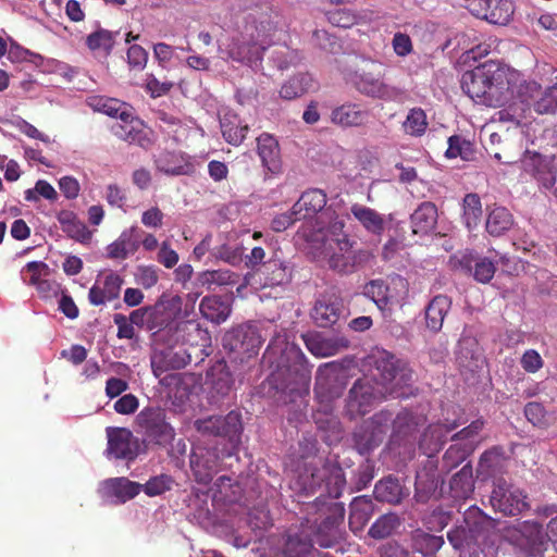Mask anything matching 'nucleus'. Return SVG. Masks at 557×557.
<instances>
[{
	"instance_id": "nucleus-1",
	"label": "nucleus",
	"mask_w": 557,
	"mask_h": 557,
	"mask_svg": "<svg viewBox=\"0 0 557 557\" xmlns=\"http://www.w3.org/2000/svg\"><path fill=\"white\" fill-rule=\"evenodd\" d=\"M345 222L335 218L311 236L314 256L327 262L330 269L338 273H352L358 268L369 265L374 260L370 249L354 250L355 240L345 232Z\"/></svg>"
},
{
	"instance_id": "nucleus-2",
	"label": "nucleus",
	"mask_w": 557,
	"mask_h": 557,
	"mask_svg": "<svg viewBox=\"0 0 557 557\" xmlns=\"http://www.w3.org/2000/svg\"><path fill=\"white\" fill-rule=\"evenodd\" d=\"M518 78L517 72H509L494 61H487L462 74L461 88L474 101L488 107H500Z\"/></svg>"
},
{
	"instance_id": "nucleus-3",
	"label": "nucleus",
	"mask_w": 557,
	"mask_h": 557,
	"mask_svg": "<svg viewBox=\"0 0 557 557\" xmlns=\"http://www.w3.org/2000/svg\"><path fill=\"white\" fill-rule=\"evenodd\" d=\"M273 10L260 7L245 16L244 29L234 36L223 52L227 59L256 69L261 64L265 51L263 38L275 28Z\"/></svg>"
},
{
	"instance_id": "nucleus-4",
	"label": "nucleus",
	"mask_w": 557,
	"mask_h": 557,
	"mask_svg": "<svg viewBox=\"0 0 557 557\" xmlns=\"http://www.w3.org/2000/svg\"><path fill=\"white\" fill-rule=\"evenodd\" d=\"M267 355L275 366L271 379L277 389L295 391L297 386L307 385L310 369L300 347L288 342L285 335L277 334L267 348Z\"/></svg>"
},
{
	"instance_id": "nucleus-5",
	"label": "nucleus",
	"mask_w": 557,
	"mask_h": 557,
	"mask_svg": "<svg viewBox=\"0 0 557 557\" xmlns=\"http://www.w3.org/2000/svg\"><path fill=\"white\" fill-rule=\"evenodd\" d=\"M296 483L300 492L306 495L320 492L317 499L322 496L338 498L344 491L346 480L344 470L338 463L325 461L320 466L313 463L306 466Z\"/></svg>"
},
{
	"instance_id": "nucleus-6",
	"label": "nucleus",
	"mask_w": 557,
	"mask_h": 557,
	"mask_svg": "<svg viewBox=\"0 0 557 557\" xmlns=\"http://www.w3.org/2000/svg\"><path fill=\"white\" fill-rule=\"evenodd\" d=\"M512 98L529 110L532 108L537 114H555L557 113V82L543 88L536 81L524 79L518 73Z\"/></svg>"
},
{
	"instance_id": "nucleus-7",
	"label": "nucleus",
	"mask_w": 557,
	"mask_h": 557,
	"mask_svg": "<svg viewBox=\"0 0 557 557\" xmlns=\"http://www.w3.org/2000/svg\"><path fill=\"white\" fill-rule=\"evenodd\" d=\"M263 342L258 325L250 322L232 327L223 336V347L240 362L257 356Z\"/></svg>"
},
{
	"instance_id": "nucleus-8",
	"label": "nucleus",
	"mask_w": 557,
	"mask_h": 557,
	"mask_svg": "<svg viewBox=\"0 0 557 557\" xmlns=\"http://www.w3.org/2000/svg\"><path fill=\"white\" fill-rule=\"evenodd\" d=\"M345 508L342 504H332L327 507L326 512L320 516V522L318 519L305 518L304 523L306 524L309 532L312 533L314 543L321 547H332L342 537L341 525L344 522Z\"/></svg>"
},
{
	"instance_id": "nucleus-9",
	"label": "nucleus",
	"mask_w": 557,
	"mask_h": 557,
	"mask_svg": "<svg viewBox=\"0 0 557 557\" xmlns=\"http://www.w3.org/2000/svg\"><path fill=\"white\" fill-rule=\"evenodd\" d=\"M392 412L381 410L358 425L352 433L354 446L360 455L376 448L391 428Z\"/></svg>"
},
{
	"instance_id": "nucleus-10",
	"label": "nucleus",
	"mask_w": 557,
	"mask_h": 557,
	"mask_svg": "<svg viewBox=\"0 0 557 557\" xmlns=\"http://www.w3.org/2000/svg\"><path fill=\"white\" fill-rule=\"evenodd\" d=\"M196 430L205 436L226 438L232 450L240 443L243 423L239 412L231 411L226 416H211L195 421Z\"/></svg>"
},
{
	"instance_id": "nucleus-11",
	"label": "nucleus",
	"mask_w": 557,
	"mask_h": 557,
	"mask_svg": "<svg viewBox=\"0 0 557 557\" xmlns=\"http://www.w3.org/2000/svg\"><path fill=\"white\" fill-rule=\"evenodd\" d=\"M375 369L381 383L391 394L398 396V391L412 382V370L408 363L387 351L375 359Z\"/></svg>"
},
{
	"instance_id": "nucleus-12",
	"label": "nucleus",
	"mask_w": 557,
	"mask_h": 557,
	"mask_svg": "<svg viewBox=\"0 0 557 557\" xmlns=\"http://www.w3.org/2000/svg\"><path fill=\"white\" fill-rule=\"evenodd\" d=\"M506 539L527 557H543L549 541L542 524L535 521H525L519 529H508Z\"/></svg>"
},
{
	"instance_id": "nucleus-13",
	"label": "nucleus",
	"mask_w": 557,
	"mask_h": 557,
	"mask_svg": "<svg viewBox=\"0 0 557 557\" xmlns=\"http://www.w3.org/2000/svg\"><path fill=\"white\" fill-rule=\"evenodd\" d=\"M136 422L145 436L158 445H165L174 437V430L166 422V413L162 408H144L137 414Z\"/></svg>"
},
{
	"instance_id": "nucleus-14",
	"label": "nucleus",
	"mask_w": 557,
	"mask_h": 557,
	"mask_svg": "<svg viewBox=\"0 0 557 557\" xmlns=\"http://www.w3.org/2000/svg\"><path fill=\"white\" fill-rule=\"evenodd\" d=\"M490 503L496 511L505 516H517L529 508L527 495L520 488L500 480L494 485Z\"/></svg>"
},
{
	"instance_id": "nucleus-15",
	"label": "nucleus",
	"mask_w": 557,
	"mask_h": 557,
	"mask_svg": "<svg viewBox=\"0 0 557 557\" xmlns=\"http://www.w3.org/2000/svg\"><path fill=\"white\" fill-rule=\"evenodd\" d=\"M343 298L334 292H326L315 300L310 315L319 327H331L345 314Z\"/></svg>"
},
{
	"instance_id": "nucleus-16",
	"label": "nucleus",
	"mask_w": 557,
	"mask_h": 557,
	"mask_svg": "<svg viewBox=\"0 0 557 557\" xmlns=\"http://www.w3.org/2000/svg\"><path fill=\"white\" fill-rule=\"evenodd\" d=\"M111 131L114 136L131 145H137L147 149L153 144L151 132L145 127L138 117L133 116L131 112L125 114L122 120L115 121L111 126Z\"/></svg>"
},
{
	"instance_id": "nucleus-17",
	"label": "nucleus",
	"mask_w": 557,
	"mask_h": 557,
	"mask_svg": "<svg viewBox=\"0 0 557 557\" xmlns=\"http://www.w3.org/2000/svg\"><path fill=\"white\" fill-rule=\"evenodd\" d=\"M141 490L143 484L119 476L102 481L98 493L103 500L119 505L135 498Z\"/></svg>"
},
{
	"instance_id": "nucleus-18",
	"label": "nucleus",
	"mask_w": 557,
	"mask_h": 557,
	"mask_svg": "<svg viewBox=\"0 0 557 557\" xmlns=\"http://www.w3.org/2000/svg\"><path fill=\"white\" fill-rule=\"evenodd\" d=\"M219 455L215 448L196 446L190 455V469L197 483L209 484L219 471Z\"/></svg>"
},
{
	"instance_id": "nucleus-19",
	"label": "nucleus",
	"mask_w": 557,
	"mask_h": 557,
	"mask_svg": "<svg viewBox=\"0 0 557 557\" xmlns=\"http://www.w3.org/2000/svg\"><path fill=\"white\" fill-rule=\"evenodd\" d=\"M421 418L404 409L394 418L392 416L391 444L412 448L417 438Z\"/></svg>"
},
{
	"instance_id": "nucleus-20",
	"label": "nucleus",
	"mask_w": 557,
	"mask_h": 557,
	"mask_svg": "<svg viewBox=\"0 0 557 557\" xmlns=\"http://www.w3.org/2000/svg\"><path fill=\"white\" fill-rule=\"evenodd\" d=\"M108 455L115 459L127 461L135 460L138 456V441L133 433L125 428H108Z\"/></svg>"
},
{
	"instance_id": "nucleus-21",
	"label": "nucleus",
	"mask_w": 557,
	"mask_h": 557,
	"mask_svg": "<svg viewBox=\"0 0 557 557\" xmlns=\"http://www.w3.org/2000/svg\"><path fill=\"white\" fill-rule=\"evenodd\" d=\"M454 268L461 269L463 272L472 274L479 283H488L495 274V264L488 258H476L470 251L456 255L450 259Z\"/></svg>"
},
{
	"instance_id": "nucleus-22",
	"label": "nucleus",
	"mask_w": 557,
	"mask_h": 557,
	"mask_svg": "<svg viewBox=\"0 0 557 557\" xmlns=\"http://www.w3.org/2000/svg\"><path fill=\"white\" fill-rule=\"evenodd\" d=\"M375 400L374 388L367 380H357L347 397L346 411L351 419L364 416Z\"/></svg>"
},
{
	"instance_id": "nucleus-23",
	"label": "nucleus",
	"mask_w": 557,
	"mask_h": 557,
	"mask_svg": "<svg viewBox=\"0 0 557 557\" xmlns=\"http://www.w3.org/2000/svg\"><path fill=\"white\" fill-rule=\"evenodd\" d=\"M170 331L174 332L175 342L190 347H207L211 336L198 320L176 321L173 325L168 323Z\"/></svg>"
},
{
	"instance_id": "nucleus-24",
	"label": "nucleus",
	"mask_w": 557,
	"mask_h": 557,
	"mask_svg": "<svg viewBox=\"0 0 557 557\" xmlns=\"http://www.w3.org/2000/svg\"><path fill=\"white\" fill-rule=\"evenodd\" d=\"M314 540L304 521L298 529H289L283 547V557H308Z\"/></svg>"
},
{
	"instance_id": "nucleus-25",
	"label": "nucleus",
	"mask_w": 557,
	"mask_h": 557,
	"mask_svg": "<svg viewBox=\"0 0 557 557\" xmlns=\"http://www.w3.org/2000/svg\"><path fill=\"white\" fill-rule=\"evenodd\" d=\"M369 111L362 106L352 102H345L336 106L330 115V120L334 125L342 128L359 127L367 123Z\"/></svg>"
},
{
	"instance_id": "nucleus-26",
	"label": "nucleus",
	"mask_w": 557,
	"mask_h": 557,
	"mask_svg": "<svg viewBox=\"0 0 557 557\" xmlns=\"http://www.w3.org/2000/svg\"><path fill=\"white\" fill-rule=\"evenodd\" d=\"M122 284L123 278L119 274L110 272L102 282L97 280L89 289V302L94 306H101L119 298Z\"/></svg>"
},
{
	"instance_id": "nucleus-27",
	"label": "nucleus",
	"mask_w": 557,
	"mask_h": 557,
	"mask_svg": "<svg viewBox=\"0 0 557 557\" xmlns=\"http://www.w3.org/2000/svg\"><path fill=\"white\" fill-rule=\"evenodd\" d=\"M457 428L454 422L449 425L435 423L430 424L421 435L419 446L423 454L433 456L438 453L448 438V434Z\"/></svg>"
},
{
	"instance_id": "nucleus-28",
	"label": "nucleus",
	"mask_w": 557,
	"mask_h": 557,
	"mask_svg": "<svg viewBox=\"0 0 557 557\" xmlns=\"http://www.w3.org/2000/svg\"><path fill=\"white\" fill-rule=\"evenodd\" d=\"M349 81L363 95L382 98L387 94L380 73L361 69L350 74Z\"/></svg>"
},
{
	"instance_id": "nucleus-29",
	"label": "nucleus",
	"mask_w": 557,
	"mask_h": 557,
	"mask_svg": "<svg viewBox=\"0 0 557 557\" xmlns=\"http://www.w3.org/2000/svg\"><path fill=\"white\" fill-rule=\"evenodd\" d=\"M373 493L376 500L391 505L400 504L409 495L399 479L391 474L375 483Z\"/></svg>"
},
{
	"instance_id": "nucleus-30",
	"label": "nucleus",
	"mask_w": 557,
	"mask_h": 557,
	"mask_svg": "<svg viewBox=\"0 0 557 557\" xmlns=\"http://www.w3.org/2000/svg\"><path fill=\"white\" fill-rule=\"evenodd\" d=\"M201 315L215 324L225 322L231 312L232 306L230 301L219 295L205 296L199 304Z\"/></svg>"
},
{
	"instance_id": "nucleus-31",
	"label": "nucleus",
	"mask_w": 557,
	"mask_h": 557,
	"mask_svg": "<svg viewBox=\"0 0 557 557\" xmlns=\"http://www.w3.org/2000/svg\"><path fill=\"white\" fill-rule=\"evenodd\" d=\"M257 150L262 165L271 173L281 171V153L277 140L270 134L263 133L257 138Z\"/></svg>"
},
{
	"instance_id": "nucleus-32",
	"label": "nucleus",
	"mask_w": 557,
	"mask_h": 557,
	"mask_svg": "<svg viewBox=\"0 0 557 557\" xmlns=\"http://www.w3.org/2000/svg\"><path fill=\"white\" fill-rule=\"evenodd\" d=\"M238 281L239 275L231 270H206L197 274L195 286L206 288L207 290H214L218 287L233 286Z\"/></svg>"
},
{
	"instance_id": "nucleus-33",
	"label": "nucleus",
	"mask_w": 557,
	"mask_h": 557,
	"mask_svg": "<svg viewBox=\"0 0 557 557\" xmlns=\"http://www.w3.org/2000/svg\"><path fill=\"white\" fill-rule=\"evenodd\" d=\"M138 232L136 226L123 231L117 239L108 246V258L125 260L129 255L135 253L139 248Z\"/></svg>"
},
{
	"instance_id": "nucleus-34",
	"label": "nucleus",
	"mask_w": 557,
	"mask_h": 557,
	"mask_svg": "<svg viewBox=\"0 0 557 557\" xmlns=\"http://www.w3.org/2000/svg\"><path fill=\"white\" fill-rule=\"evenodd\" d=\"M437 218V208L433 202L420 203L410 216L412 232L421 235L429 234L435 228Z\"/></svg>"
},
{
	"instance_id": "nucleus-35",
	"label": "nucleus",
	"mask_w": 557,
	"mask_h": 557,
	"mask_svg": "<svg viewBox=\"0 0 557 557\" xmlns=\"http://www.w3.org/2000/svg\"><path fill=\"white\" fill-rule=\"evenodd\" d=\"M185 355L186 351L181 354L180 351H174L171 348L154 352L151 358L153 374L156 376H160L169 370L184 368L188 362H190V356L188 355V360H186Z\"/></svg>"
},
{
	"instance_id": "nucleus-36",
	"label": "nucleus",
	"mask_w": 557,
	"mask_h": 557,
	"mask_svg": "<svg viewBox=\"0 0 557 557\" xmlns=\"http://www.w3.org/2000/svg\"><path fill=\"white\" fill-rule=\"evenodd\" d=\"M350 212L368 233L376 236H381L384 233L386 222L384 216L376 210L355 203L351 206Z\"/></svg>"
},
{
	"instance_id": "nucleus-37",
	"label": "nucleus",
	"mask_w": 557,
	"mask_h": 557,
	"mask_svg": "<svg viewBox=\"0 0 557 557\" xmlns=\"http://www.w3.org/2000/svg\"><path fill=\"white\" fill-rule=\"evenodd\" d=\"M463 523L467 524L483 543L496 527V520L487 516L476 506H470L465 511Z\"/></svg>"
},
{
	"instance_id": "nucleus-38",
	"label": "nucleus",
	"mask_w": 557,
	"mask_h": 557,
	"mask_svg": "<svg viewBox=\"0 0 557 557\" xmlns=\"http://www.w3.org/2000/svg\"><path fill=\"white\" fill-rule=\"evenodd\" d=\"M307 349L315 357L326 358L347 347L344 339L325 338L320 335H302Z\"/></svg>"
},
{
	"instance_id": "nucleus-39",
	"label": "nucleus",
	"mask_w": 557,
	"mask_h": 557,
	"mask_svg": "<svg viewBox=\"0 0 557 557\" xmlns=\"http://www.w3.org/2000/svg\"><path fill=\"white\" fill-rule=\"evenodd\" d=\"M451 307V300L445 295L435 296L425 308V323L432 332L443 327L444 319Z\"/></svg>"
},
{
	"instance_id": "nucleus-40",
	"label": "nucleus",
	"mask_w": 557,
	"mask_h": 557,
	"mask_svg": "<svg viewBox=\"0 0 557 557\" xmlns=\"http://www.w3.org/2000/svg\"><path fill=\"white\" fill-rule=\"evenodd\" d=\"M58 222L62 231L71 238L79 242L87 243L91 238V233L88 231L84 222L70 210H62L57 215Z\"/></svg>"
},
{
	"instance_id": "nucleus-41",
	"label": "nucleus",
	"mask_w": 557,
	"mask_h": 557,
	"mask_svg": "<svg viewBox=\"0 0 557 557\" xmlns=\"http://www.w3.org/2000/svg\"><path fill=\"white\" fill-rule=\"evenodd\" d=\"M349 525L354 532L360 531L374 513V503L371 498L359 496L350 503Z\"/></svg>"
},
{
	"instance_id": "nucleus-42",
	"label": "nucleus",
	"mask_w": 557,
	"mask_h": 557,
	"mask_svg": "<svg viewBox=\"0 0 557 557\" xmlns=\"http://www.w3.org/2000/svg\"><path fill=\"white\" fill-rule=\"evenodd\" d=\"M326 205V195L321 189H309L304 191L294 203L295 211L306 219L321 211Z\"/></svg>"
},
{
	"instance_id": "nucleus-43",
	"label": "nucleus",
	"mask_w": 557,
	"mask_h": 557,
	"mask_svg": "<svg viewBox=\"0 0 557 557\" xmlns=\"http://www.w3.org/2000/svg\"><path fill=\"white\" fill-rule=\"evenodd\" d=\"M165 307L156 305L154 307L139 308L131 312L127 317L133 325H143L147 320L149 329L162 330L168 327L166 319H163Z\"/></svg>"
},
{
	"instance_id": "nucleus-44",
	"label": "nucleus",
	"mask_w": 557,
	"mask_h": 557,
	"mask_svg": "<svg viewBox=\"0 0 557 557\" xmlns=\"http://www.w3.org/2000/svg\"><path fill=\"white\" fill-rule=\"evenodd\" d=\"M484 14L483 18L491 24L506 25L512 14L513 4L510 0H482Z\"/></svg>"
},
{
	"instance_id": "nucleus-45",
	"label": "nucleus",
	"mask_w": 557,
	"mask_h": 557,
	"mask_svg": "<svg viewBox=\"0 0 557 557\" xmlns=\"http://www.w3.org/2000/svg\"><path fill=\"white\" fill-rule=\"evenodd\" d=\"M447 540L459 552L474 550L483 544L482 540L465 523L451 529L447 533Z\"/></svg>"
},
{
	"instance_id": "nucleus-46",
	"label": "nucleus",
	"mask_w": 557,
	"mask_h": 557,
	"mask_svg": "<svg viewBox=\"0 0 557 557\" xmlns=\"http://www.w3.org/2000/svg\"><path fill=\"white\" fill-rule=\"evenodd\" d=\"M263 275L265 286H283L292 281V269L283 260L270 259L264 263Z\"/></svg>"
},
{
	"instance_id": "nucleus-47",
	"label": "nucleus",
	"mask_w": 557,
	"mask_h": 557,
	"mask_svg": "<svg viewBox=\"0 0 557 557\" xmlns=\"http://www.w3.org/2000/svg\"><path fill=\"white\" fill-rule=\"evenodd\" d=\"M450 493L456 499H467L474 491L472 467L465 465L450 480Z\"/></svg>"
},
{
	"instance_id": "nucleus-48",
	"label": "nucleus",
	"mask_w": 557,
	"mask_h": 557,
	"mask_svg": "<svg viewBox=\"0 0 557 557\" xmlns=\"http://www.w3.org/2000/svg\"><path fill=\"white\" fill-rule=\"evenodd\" d=\"M313 86L311 75L300 73L286 81L280 90L281 98L285 100H294L307 94Z\"/></svg>"
},
{
	"instance_id": "nucleus-49",
	"label": "nucleus",
	"mask_w": 557,
	"mask_h": 557,
	"mask_svg": "<svg viewBox=\"0 0 557 557\" xmlns=\"http://www.w3.org/2000/svg\"><path fill=\"white\" fill-rule=\"evenodd\" d=\"M523 168L527 173L537 180L545 188H550L555 185L556 177L540 154H534L524 160Z\"/></svg>"
},
{
	"instance_id": "nucleus-50",
	"label": "nucleus",
	"mask_w": 557,
	"mask_h": 557,
	"mask_svg": "<svg viewBox=\"0 0 557 557\" xmlns=\"http://www.w3.org/2000/svg\"><path fill=\"white\" fill-rule=\"evenodd\" d=\"M513 224L512 214L505 207L493 208L486 219V231L492 236H500Z\"/></svg>"
},
{
	"instance_id": "nucleus-51",
	"label": "nucleus",
	"mask_w": 557,
	"mask_h": 557,
	"mask_svg": "<svg viewBox=\"0 0 557 557\" xmlns=\"http://www.w3.org/2000/svg\"><path fill=\"white\" fill-rule=\"evenodd\" d=\"M87 103L95 111L102 112L109 116L116 117L117 120H122V117L129 112L126 103L115 98L91 96L88 98Z\"/></svg>"
},
{
	"instance_id": "nucleus-52",
	"label": "nucleus",
	"mask_w": 557,
	"mask_h": 557,
	"mask_svg": "<svg viewBox=\"0 0 557 557\" xmlns=\"http://www.w3.org/2000/svg\"><path fill=\"white\" fill-rule=\"evenodd\" d=\"M481 198L475 193H469L462 201V221L469 231L479 226L482 220Z\"/></svg>"
},
{
	"instance_id": "nucleus-53",
	"label": "nucleus",
	"mask_w": 557,
	"mask_h": 557,
	"mask_svg": "<svg viewBox=\"0 0 557 557\" xmlns=\"http://www.w3.org/2000/svg\"><path fill=\"white\" fill-rule=\"evenodd\" d=\"M221 131L226 143L239 146L246 138L249 127L247 124H242L240 120L234 115L221 121Z\"/></svg>"
},
{
	"instance_id": "nucleus-54",
	"label": "nucleus",
	"mask_w": 557,
	"mask_h": 557,
	"mask_svg": "<svg viewBox=\"0 0 557 557\" xmlns=\"http://www.w3.org/2000/svg\"><path fill=\"white\" fill-rule=\"evenodd\" d=\"M474 450L472 442L455 443L448 447L443 456V465L451 470L463 462Z\"/></svg>"
},
{
	"instance_id": "nucleus-55",
	"label": "nucleus",
	"mask_w": 557,
	"mask_h": 557,
	"mask_svg": "<svg viewBox=\"0 0 557 557\" xmlns=\"http://www.w3.org/2000/svg\"><path fill=\"white\" fill-rule=\"evenodd\" d=\"M428 128L426 114L421 108H413L409 111L405 122L403 123V129L407 135L420 137Z\"/></svg>"
},
{
	"instance_id": "nucleus-56",
	"label": "nucleus",
	"mask_w": 557,
	"mask_h": 557,
	"mask_svg": "<svg viewBox=\"0 0 557 557\" xmlns=\"http://www.w3.org/2000/svg\"><path fill=\"white\" fill-rule=\"evenodd\" d=\"M363 294L370 298L380 309L389 302V287L384 280H372L364 285Z\"/></svg>"
},
{
	"instance_id": "nucleus-57",
	"label": "nucleus",
	"mask_w": 557,
	"mask_h": 557,
	"mask_svg": "<svg viewBox=\"0 0 557 557\" xmlns=\"http://www.w3.org/2000/svg\"><path fill=\"white\" fill-rule=\"evenodd\" d=\"M400 521L396 513L381 516L370 528L369 535L375 540L389 536L399 525Z\"/></svg>"
},
{
	"instance_id": "nucleus-58",
	"label": "nucleus",
	"mask_w": 557,
	"mask_h": 557,
	"mask_svg": "<svg viewBox=\"0 0 557 557\" xmlns=\"http://www.w3.org/2000/svg\"><path fill=\"white\" fill-rule=\"evenodd\" d=\"M438 480L434 472L421 471L416 476V496L419 500L425 502L437 490Z\"/></svg>"
},
{
	"instance_id": "nucleus-59",
	"label": "nucleus",
	"mask_w": 557,
	"mask_h": 557,
	"mask_svg": "<svg viewBox=\"0 0 557 557\" xmlns=\"http://www.w3.org/2000/svg\"><path fill=\"white\" fill-rule=\"evenodd\" d=\"M473 153V146L469 140L459 135H453L448 138V148L445 152L448 159L460 157L463 160H471Z\"/></svg>"
},
{
	"instance_id": "nucleus-60",
	"label": "nucleus",
	"mask_w": 557,
	"mask_h": 557,
	"mask_svg": "<svg viewBox=\"0 0 557 557\" xmlns=\"http://www.w3.org/2000/svg\"><path fill=\"white\" fill-rule=\"evenodd\" d=\"M326 18L333 26L350 28L359 23L360 15L355 10L343 8L327 11Z\"/></svg>"
},
{
	"instance_id": "nucleus-61",
	"label": "nucleus",
	"mask_w": 557,
	"mask_h": 557,
	"mask_svg": "<svg viewBox=\"0 0 557 557\" xmlns=\"http://www.w3.org/2000/svg\"><path fill=\"white\" fill-rule=\"evenodd\" d=\"M114 42V34L107 29L96 30L86 38V45L90 50H103L106 55L111 53Z\"/></svg>"
},
{
	"instance_id": "nucleus-62",
	"label": "nucleus",
	"mask_w": 557,
	"mask_h": 557,
	"mask_svg": "<svg viewBox=\"0 0 557 557\" xmlns=\"http://www.w3.org/2000/svg\"><path fill=\"white\" fill-rule=\"evenodd\" d=\"M211 256L214 259L224 261L231 265H237L243 260V247L223 244L214 247L211 250Z\"/></svg>"
},
{
	"instance_id": "nucleus-63",
	"label": "nucleus",
	"mask_w": 557,
	"mask_h": 557,
	"mask_svg": "<svg viewBox=\"0 0 557 557\" xmlns=\"http://www.w3.org/2000/svg\"><path fill=\"white\" fill-rule=\"evenodd\" d=\"M135 280L138 285L149 289L159 281L158 269L154 265H139L135 273Z\"/></svg>"
},
{
	"instance_id": "nucleus-64",
	"label": "nucleus",
	"mask_w": 557,
	"mask_h": 557,
	"mask_svg": "<svg viewBox=\"0 0 557 557\" xmlns=\"http://www.w3.org/2000/svg\"><path fill=\"white\" fill-rule=\"evenodd\" d=\"M524 416L529 422L535 426L547 424V412L544 406L536 401H531L524 407Z\"/></svg>"
}]
</instances>
